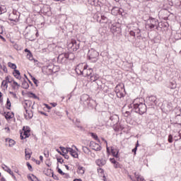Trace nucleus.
<instances>
[{
	"label": "nucleus",
	"instance_id": "1",
	"mask_svg": "<svg viewBox=\"0 0 181 181\" xmlns=\"http://www.w3.org/2000/svg\"><path fill=\"white\" fill-rule=\"evenodd\" d=\"M131 111H134L140 115H144L146 112V105L144 103V99H136L129 105Z\"/></svg>",
	"mask_w": 181,
	"mask_h": 181
},
{
	"label": "nucleus",
	"instance_id": "2",
	"mask_svg": "<svg viewBox=\"0 0 181 181\" xmlns=\"http://www.w3.org/2000/svg\"><path fill=\"white\" fill-rule=\"evenodd\" d=\"M81 103L88 108H94V105H95V100L91 99L90 95L87 94H83L81 96Z\"/></svg>",
	"mask_w": 181,
	"mask_h": 181
},
{
	"label": "nucleus",
	"instance_id": "3",
	"mask_svg": "<svg viewBox=\"0 0 181 181\" xmlns=\"http://www.w3.org/2000/svg\"><path fill=\"white\" fill-rule=\"evenodd\" d=\"M83 77H88L90 81H97L100 78V76L95 73L91 68H86L83 74Z\"/></svg>",
	"mask_w": 181,
	"mask_h": 181
},
{
	"label": "nucleus",
	"instance_id": "4",
	"mask_svg": "<svg viewBox=\"0 0 181 181\" xmlns=\"http://www.w3.org/2000/svg\"><path fill=\"white\" fill-rule=\"evenodd\" d=\"M158 25H159V21L156 18H149L147 20L146 23V29L150 32H152L155 28H158Z\"/></svg>",
	"mask_w": 181,
	"mask_h": 181
},
{
	"label": "nucleus",
	"instance_id": "5",
	"mask_svg": "<svg viewBox=\"0 0 181 181\" xmlns=\"http://www.w3.org/2000/svg\"><path fill=\"white\" fill-rule=\"evenodd\" d=\"M116 95L118 98H122L125 95V88L123 83H119L115 88Z\"/></svg>",
	"mask_w": 181,
	"mask_h": 181
},
{
	"label": "nucleus",
	"instance_id": "6",
	"mask_svg": "<svg viewBox=\"0 0 181 181\" xmlns=\"http://www.w3.org/2000/svg\"><path fill=\"white\" fill-rule=\"evenodd\" d=\"M98 52L95 51L94 49H89L88 52V59L90 60L93 63H96L98 60Z\"/></svg>",
	"mask_w": 181,
	"mask_h": 181
},
{
	"label": "nucleus",
	"instance_id": "7",
	"mask_svg": "<svg viewBox=\"0 0 181 181\" xmlns=\"http://www.w3.org/2000/svg\"><path fill=\"white\" fill-rule=\"evenodd\" d=\"M94 19H96L97 22H99V23H105V25H111L112 21L110 19H108L107 16L101 15L100 17L98 16V14H95L93 16Z\"/></svg>",
	"mask_w": 181,
	"mask_h": 181
},
{
	"label": "nucleus",
	"instance_id": "8",
	"mask_svg": "<svg viewBox=\"0 0 181 181\" xmlns=\"http://www.w3.org/2000/svg\"><path fill=\"white\" fill-rule=\"evenodd\" d=\"M119 121V117L117 115H110L107 120V125L108 127H115Z\"/></svg>",
	"mask_w": 181,
	"mask_h": 181
},
{
	"label": "nucleus",
	"instance_id": "9",
	"mask_svg": "<svg viewBox=\"0 0 181 181\" xmlns=\"http://www.w3.org/2000/svg\"><path fill=\"white\" fill-rule=\"evenodd\" d=\"M88 65H87V64H79L78 65H77L75 70L77 74H80L83 76V74H84V71H86V69H88Z\"/></svg>",
	"mask_w": 181,
	"mask_h": 181
},
{
	"label": "nucleus",
	"instance_id": "10",
	"mask_svg": "<svg viewBox=\"0 0 181 181\" xmlns=\"http://www.w3.org/2000/svg\"><path fill=\"white\" fill-rule=\"evenodd\" d=\"M19 12L13 11L8 16V20L11 22H19Z\"/></svg>",
	"mask_w": 181,
	"mask_h": 181
},
{
	"label": "nucleus",
	"instance_id": "11",
	"mask_svg": "<svg viewBox=\"0 0 181 181\" xmlns=\"http://www.w3.org/2000/svg\"><path fill=\"white\" fill-rule=\"evenodd\" d=\"M21 139H26L30 136V128L28 127H23V132L21 133Z\"/></svg>",
	"mask_w": 181,
	"mask_h": 181
},
{
	"label": "nucleus",
	"instance_id": "12",
	"mask_svg": "<svg viewBox=\"0 0 181 181\" xmlns=\"http://www.w3.org/2000/svg\"><path fill=\"white\" fill-rule=\"evenodd\" d=\"M41 12L45 16H52V11L50 10V6L49 5L43 6V7L41 8Z\"/></svg>",
	"mask_w": 181,
	"mask_h": 181
},
{
	"label": "nucleus",
	"instance_id": "13",
	"mask_svg": "<svg viewBox=\"0 0 181 181\" xmlns=\"http://www.w3.org/2000/svg\"><path fill=\"white\" fill-rule=\"evenodd\" d=\"M67 59H69V53L60 54L58 56V61L62 64L66 63V62H67Z\"/></svg>",
	"mask_w": 181,
	"mask_h": 181
},
{
	"label": "nucleus",
	"instance_id": "14",
	"mask_svg": "<svg viewBox=\"0 0 181 181\" xmlns=\"http://www.w3.org/2000/svg\"><path fill=\"white\" fill-rule=\"evenodd\" d=\"M90 146L91 149H93V151H101V146H100V144L94 141H90Z\"/></svg>",
	"mask_w": 181,
	"mask_h": 181
},
{
	"label": "nucleus",
	"instance_id": "15",
	"mask_svg": "<svg viewBox=\"0 0 181 181\" xmlns=\"http://www.w3.org/2000/svg\"><path fill=\"white\" fill-rule=\"evenodd\" d=\"M24 108L25 110V112L24 113V117L25 119H30L33 117V112H32L30 110H28L26 106L24 105Z\"/></svg>",
	"mask_w": 181,
	"mask_h": 181
},
{
	"label": "nucleus",
	"instance_id": "16",
	"mask_svg": "<svg viewBox=\"0 0 181 181\" xmlns=\"http://www.w3.org/2000/svg\"><path fill=\"white\" fill-rule=\"evenodd\" d=\"M4 115L6 118V119H12L13 117H15V115L12 112H5L4 113Z\"/></svg>",
	"mask_w": 181,
	"mask_h": 181
},
{
	"label": "nucleus",
	"instance_id": "17",
	"mask_svg": "<svg viewBox=\"0 0 181 181\" xmlns=\"http://www.w3.org/2000/svg\"><path fill=\"white\" fill-rule=\"evenodd\" d=\"M111 153L114 158H119L118 153H119V150L114 147H111Z\"/></svg>",
	"mask_w": 181,
	"mask_h": 181
},
{
	"label": "nucleus",
	"instance_id": "18",
	"mask_svg": "<svg viewBox=\"0 0 181 181\" xmlns=\"http://www.w3.org/2000/svg\"><path fill=\"white\" fill-rule=\"evenodd\" d=\"M25 159L26 160L30 159V156H32V151L29 148L25 149Z\"/></svg>",
	"mask_w": 181,
	"mask_h": 181
},
{
	"label": "nucleus",
	"instance_id": "19",
	"mask_svg": "<svg viewBox=\"0 0 181 181\" xmlns=\"http://www.w3.org/2000/svg\"><path fill=\"white\" fill-rule=\"evenodd\" d=\"M96 165H98V166H104V165H105V163H107V161L104 159H98L96 161Z\"/></svg>",
	"mask_w": 181,
	"mask_h": 181
},
{
	"label": "nucleus",
	"instance_id": "20",
	"mask_svg": "<svg viewBox=\"0 0 181 181\" xmlns=\"http://www.w3.org/2000/svg\"><path fill=\"white\" fill-rule=\"evenodd\" d=\"M13 75L14 77H16L18 80H21V72L18 69H14L13 72Z\"/></svg>",
	"mask_w": 181,
	"mask_h": 181
},
{
	"label": "nucleus",
	"instance_id": "21",
	"mask_svg": "<svg viewBox=\"0 0 181 181\" xmlns=\"http://www.w3.org/2000/svg\"><path fill=\"white\" fill-rule=\"evenodd\" d=\"M70 147H67V148H64L63 146H60L59 149H61L62 152V155H65L67 154L70 152Z\"/></svg>",
	"mask_w": 181,
	"mask_h": 181
},
{
	"label": "nucleus",
	"instance_id": "22",
	"mask_svg": "<svg viewBox=\"0 0 181 181\" xmlns=\"http://www.w3.org/2000/svg\"><path fill=\"white\" fill-rule=\"evenodd\" d=\"M19 87H21V85L18 83V82L13 81L12 88L14 90V91H18L19 90Z\"/></svg>",
	"mask_w": 181,
	"mask_h": 181
},
{
	"label": "nucleus",
	"instance_id": "23",
	"mask_svg": "<svg viewBox=\"0 0 181 181\" xmlns=\"http://www.w3.org/2000/svg\"><path fill=\"white\" fill-rule=\"evenodd\" d=\"M69 153L71 156H72L73 158H78V153H77V151L73 150V148H69Z\"/></svg>",
	"mask_w": 181,
	"mask_h": 181
},
{
	"label": "nucleus",
	"instance_id": "24",
	"mask_svg": "<svg viewBox=\"0 0 181 181\" xmlns=\"http://www.w3.org/2000/svg\"><path fill=\"white\" fill-rule=\"evenodd\" d=\"M4 170H5L6 172H7L8 173H9V175L13 176V172H12V170H11V168H9L8 166H6V165H4L2 166Z\"/></svg>",
	"mask_w": 181,
	"mask_h": 181
},
{
	"label": "nucleus",
	"instance_id": "25",
	"mask_svg": "<svg viewBox=\"0 0 181 181\" xmlns=\"http://www.w3.org/2000/svg\"><path fill=\"white\" fill-rule=\"evenodd\" d=\"M168 88H170L171 90H175V88H176V87H177L176 82H175V81L170 82L168 84Z\"/></svg>",
	"mask_w": 181,
	"mask_h": 181
},
{
	"label": "nucleus",
	"instance_id": "26",
	"mask_svg": "<svg viewBox=\"0 0 181 181\" xmlns=\"http://www.w3.org/2000/svg\"><path fill=\"white\" fill-rule=\"evenodd\" d=\"M82 151L83 153H86V155L90 156V153H91V151H90V148H88L87 146H82Z\"/></svg>",
	"mask_w": 181,
	"mask_h": 181
},
{
	"label": "nucleus",
	"instance_id": "27",
	"mask_svg": "<svg viewBox=\"0 0 181 181\" xmlns=\"http://www.w3.org/2000/svg\"><path fill=\"white\" fill-rule=\"evenodd\" d=\"M148 101H150L151 104H156V96L151 95L148 97Z\"/></svg>",
	"mask_w": 181,
	"mask_h": 181
},
{
	"label": "nucleus",
	"instance_id": "28",
	"mask_svg": "<svg viewBox=\"0 0 181 181\" xmlns=\"http://www.w3.org/2000/svg\"><path fill=\"white\" fill-rule=\"evenodd\" d=\"M88 4L90 5L94 6H98V0H88Z\"/></svg>",
	"mask_w": 181,
	"mask_h": 181
},
{
	"label": "nucleus",
	"instance_id": "29",
	"mask_svg": "<svg viewBox=\"0 0 181 181\" xmlns=\"http://www.w3.org/2000/svg\"><path fill=\"white\" fill-rule=\"evenodd\" d=\"M21 87L25 88V90H28L29 88V83L26 81H23Z\"/></svg>",
	"mask_w": 181,
	"mask_h": 181
},
{
	"label": "nucleus",
	"instance_id": "30",
	"mask_svg": "<svg viewBox=\"0 0 181 181\" xmlns=\"http://www.w3.org/2000/svg\"><path fill=\"white\" fill-rule=\"evenodd\" d=\"M84 172H85L84 167L79 165L78 167V173H79V175H84Z\"/></svg>",
	"mask_w": 181,
	"mask_h": 181
},
{
	"label": "nucleus",
	"instance_id": "31",
	"mask_svg": "<svg viewBox=\"0 0 181 181\" xmlns=\"http://www.w3.org/2000/svg\"><path fill=\"white\" fill-rule=\"evenodd\" d=\"M35 34L36 37L39 36V33L37 32V30L36 28H32L31 29V35L32 36H34Z\"/></svg>",
	"mask_w": 181,
	"mask_h": 181
},
{
	"label": "nucleus",
	"instance_id": "32",
	"mask_svg": "<svg viewBox=\"0 0 181 181\" xmlns=\"http://www.w3.org/2000/svg\"><path fill=\"white\" fill-rule=\"evenodd\" d=\"M135 177L137 181H145V179H144V177L135 173Z\"/></svg>",
	"mask_w": 181,
	"mask_h": 181
},
{
	"label": "nucleus",
	"instance_id": "33",
	"mask_svg": "<svg viewBox=\"0 0 181 181\" xmlns=\"http://www.w3.org/2000/svg\"><path fill=\"white\" fill-rule=\"evenodd\" d=\"M8 67H10V69H12L13 70H16V64L12 63V62H8Z\"/></svg>",
	"mask_w": 181,
	"mask_h": 181
},
{
	"label": "nucleus",
	"instance_id": "34",
	"mask_svg": "<svg viewBox=\"0 0 181 181\" xmlns=\"http://www.w3.org/2000/svg\"><path fill=\"white\" fill-rule=\"evenodd\" d=\"M1 87L4 88V90H6L8 88V82L6 81H3L1 83Z\"/></svg>",
	"mask_w": 181,
	"mask_h": 181
},
{
	"label": "nucleus",
	"instance_id": "35",
	"mask_svg": "<svg viewBox=\"0 0 181 181\" xmlns=\"http://www.w3.org/2000/svg\"><path fill=\"white\" fill-rule=\"evenodd\" d=\"M117 26H115L114 25H112L110 26V30H111L112 33H115V32H117Z\"/></svg>",
	"mask_w": 181,
	"mask_h": 181
},
{
	"label": "nucleus",
	"instance_id": "36",
	"mask_svg": "<svg viewBox=\"0 0 181 181\" xmlns=\"http://www.w3.org/2000/svg\"><path fill=\"white\" fill-rule=\"evenodd\" d=\"M134 32H135V35H136L137 37L139 39H140V37H141V30L138 28V29L135 30Z\"/></svg>",
	"mask_w": 181,
	"mask_h": 181
},
{
	"label": "nucleus",
	"instance_id": "37",
	"mask_svg": "<svg viewBox=\"0 0 181 181\" xmlns=\"http://www.w3.org/2000/svg\"><path fill=\"white\" fill-rule=\"evenodd\" d=\"M0 12L1 13H5L6 12V7L5 6H0Z\"/></svg>",
	"mask_w": 181,
	"mask_h": 181
},
{
	"label": "nucleus",
	"instance_id": "38",
	"mask_svg": "<svg viewBox=\"0 0 181 181\" xmlns=\"http://www.w3.org/2000/svg\"><path fill=\"white\" fill-rule=\"evenodd\" d=\"M13 145H15V141L13 139H8V146H10L11 148H12V146H13Z\"/></svg>",
	"mask_w": 181,
	"mask_h": 181
},
{
	"label": "nucleus",
	"instance_id": "39",
	"mask_svg": "<svg viewBox=\"0 0 181 181\" xmlns=\"http://www.w3.org/2000/svg\"><path fill=\"white\" fill-rule=\"evenodd\" d=\"M90 135L93 139H95V141H98V142H100V139H98V136H97V134L91 133Z\"/></svg>",
	"mask_w": 181,
	"mask_h": 181
},
{
	"label": "nucleus",
	"instance_id": "40",
	"mask_svg": "<svg viewBox=\"0 0 181 181\" xmlns=\"http://www.w3.org/2000/svg\"><path fill=\"white\" fill-rule=\"evenodd\" d=\"M178 1L176 2L175 6L177 9H181V0H177Z\"/></svg>",
	"mask_w": 181,
	"mask_h": 181
},
{
	"label": "nucleus",
	"instance_id": "41",
	"mask_svg": "<svg viewBox=\"0 0 181 181\" xmlns=\"http://www.w3.org/2000/svg\"><path fill=\"white\" fill-rule=\"evenodd\" d=\"M7 83H12V81H13V78H12V77L11 76H6V80H5Z\"/></svg>",
	"mask_w": 181,
	"mask_h": 181
},
{
	"label": "nucleus",
	"instance_id": "42",
	"mask_svg": "<svg viewBox=\"0 0 181 181\" xmlns=\"http://www.w3.org/2000/svg\"><path fill=\"white\" fill-rule=\"evenodd\" d=\"M6 107L8 110L11 109V100H9V98L7 99Z\"/></svg>",
	"mask_w": 181,
	"mask_h": 181
},
{
	"label": "nucleus",
	"instance_id": "43",
	"mask_svg": "<svg viewBox=\"0 0 181 181\" xmlns=\"http://www.w3.org/2000/svg\"><path fill=\"white\" fill-rule=\"evenodd\" d=\"M31 78L34 83V84H35L36 86H37V83H39V81H37V79H36V78H35L34 76H33L32 75H30Z\"/></svg>",
	"mask_w": 181,
	"mask_h": 181
},
{
	"label": "nucleus",
	"instance_id": "44",
	"mask_svg": "<svg viewBox=\"0 0 181 181\" xmlns=\"http://www.w3.org/2000/svg\"><path fill=\"white\" fill-rule=\"evenodd\" d=\"M27 59H29V60H33V56H32V53L29 52L27 54Z\"/></svg>",
	"mask_w": 181,
	"mask_h": 181
},
{
	"label": "nucleus",
	"instance_id": "45",
	"mask_svg": "<svg viewBox=\"0 0 181 181\" xmlns=\"http://www.w3.org/2000/svg\"><path fill=\"white\" fill-rule=\"evenodd\" d=\"M168 142L170 144H172V142H173V136H172V134H170L168 136Z\"/></svg>",
	"mask_w": 181,
	"mask_h": 181
},
{
	"label": "nucleus",
	"instance_id": "46",
	"mask_svg": "<svg viewBox=\"0 0 181 181\" xmlns=\"http://www.w3.org/2000/svg\"><path fill=\"white\" fill-rule=\"evenodd\" d=\"M44 156H45V158H49V150L45 149L44 151Z\"/></svg>",
	"mask_w": 181,
	"mask_h": 181
},
{
	"label": "nucleus",
	"instance_id": "47",
	"mask_svg": "<svg viewBox=\"0 0 181 181\" xmlns=\"http://www.w3.org/2000/svg\"><path fill=\"white\" fill-rule=\"evenodd\" d=\"M58 173H59V175H62V176L64 175H66V176H67V174L64 173L63 172V170H62V169H60V168H58Z\"/></svg>",
	"mask_w": 181,
	"mask_h": 181
},
{
	"label": "nucleus",
	"instance_id": "48",
	"mask_svg": "<svg viewBox=\"0 0 181 181\" xmlns=\"http://www.w3.org/2000/svg\"><path fill=\"white\" fill-rule=\"evenodd\" d=\"M1 68L3 69L4 73H8V69L6 68V66L4 65V66H1Z\"/></svg>",
	"mask_w": 181,
	"mask_h": 181
},
{
	"label": "nucleus",
	"instance_id": "49",
	"mask_svg": "<svg viewBox=\"0 0 181 181\" xmlns=\"http://www.w3.org/2000/svg\"><path fill=\"white\" fill-rule=\"evenodd\" d=\"M57 162L59 163H63V162H64V160H63V158H57Z\"/></svg>",
	"mask_w": 181,
	"mask_h": 181
},
{
	"label": "nucleus",
	"instance_id": "50",
	"mask_svg": "<svg viewBox=\"0 0 181 181\" xmlns=\"http://www.w3.org/2000/svg\"><path fill=\"white\" fill-rule=\"evenodd\" d=\"M9 94H11L13 97V98H18V96H16V94L12 91H10Z\"/></svg>",
	"mask_w": 181,
	"mask_h": 181
},
{
	"label": "nucleus",
	"instance_id": "51",
	"mask_svg": "<svg viewBox=\"0 0 181 181\" xmlns=\"http://www.w3.org/2000/svg\"><path fill=\"white\" fill-rule=\"evenodd\" d=\"M114 168H115V169L119 168V163L117 162L114 163Z\"/></svg>",
	"mask_w": 181,
	"mask_h": 181
},
{
	"label": "nucleus",
	"instance_id": "52",
	"mask_svg": "<svg viewBox=\"0 0 181 181\" xmlns=\"http://www.w3.org/2000/svg\"><path fill=\"white\" fill-rule=\"evenodd\" d=\"M115 11H119V9L117 7H115V8H112V12H114ZM117 13H118V12L115 13L114 15H117Z\"/></svg>",
	"mask_w": 181,
	"mask_h": 181
},
{
	"label": "nucleus",
	"instance_id": "53",
	"mask_svg": "<svg viewBox=\"0 0 181 181\" xmlns=\"http://www.w3.org/2000/svg\"><path fill=\"white\" fill-rule=\"evenodd\" d=\"M129 35H130V36H133L134 37H135V31L131 30L129 32Z\"/></svg>",
	"mask_w": 181,
	"mask_h": 181
},
{
	"label": "nucleus",
	"instance_id": "54",
	"mask_svg": "<svg viewBox=\"0 0 181 181\" xmlns=\"http://www.w3.org/2000/svg\"><path fill=\"white\" fill-rule=\"evenodd\" d=\"M110 161L111 162V163H113V165L115 163H117V160H115V158H110Z\"/></svg>",
	"mask_w": 181,
	"mask_h": 181
},
{
	"label": "nucleus",
	"instance_id": "55",
	"mask_svg": "<svg viewBox=\"0 0 181 181\" xmlns=\"http://www.w3.org/2000/svg\"><path fill=\"white\" fill-rule=\"evenodd\" d=\"M129 115H131V112L129 111H126L124 112V117H128Z\"/></svg>",
	"mask_w": 181,
	"mask_h": 181
},
{
	"label": "nucleus",
	"instance_id": "56",
	"mask_svg": "<svg viewBox=\"0 0 181 181\" xmlns=\"http://www.w3.org/2000/svg\"><path fill=\"white\" fill-rule=\"evenodd\" d=\"M32 176H33V181H39V179H37L36 176H35L34 175H32Z\"/></svg>",
	"mask_w": 181,
	"mask_h": 181
},
{
	"label": "nucleus",
	"instance_id": "57",
	"mask_svg": "<svg viewBox=\"0 0 181 181\" xmlns=\"http://www.w3.org/2000/svg\"><path fill=\"white\" fill-rule=\"evenodd\" d=\"M89 155H90V156H91V158H93V159L95 158V153H92V152L90 151V153H89Z\"/></svg>",
	"mask_w": 181,
	"mask_h": 181
},
{
	"label": "nucleus",
	"instance_id": "58",
	"mask_svg": "<svg viewBox=\"0 0 181 181\" xmlns=\"http://www.w3.org/2000/svg\"><path fill=\"white\" fill-rule=\"evenodd\" d=\"M27 166H28L29 170H32V165H30V163H27Z\"/></svg>",
	"mask_w": 181,
	"mask_h": 181
},
{
	"label": "nucleus",
	"instance_id": "59",
	"mask_svg": "<svg viewBox=\"0 0 181 181\" xmlns=\"http://www.w3.org/2000/svg\"><path fill=\"white\" fill-rule=\"evenodd\" d=\"M27 177H28V180H31V181L33 180V176H32V175H28Z\"/></svg>",
	"mask_w": 181,
	"mask_h": 181
},
{
	"label": "nucleus",
	"instance_id": "60",
	"mask_svg": "<svg viewBox=\"0 0 181 181\" xmlns=\"http://www.w3.org/2000/svg\"><path fill=\"white\" fill-rule=\"evenodd\" d=\"M4 33V27L0 25V35H2Z\"/></svg>",
	"mask_w": 181,
	"mask_h": 181
},
{
	"label": "nucleus",
	"instance_id": "61",
	"mask_svg": "<svg viewBox=\"0 0 181 181\" xmlns=\"http://www.w3.org/2000/svg\"><path fill=\"white\" fill-rule=\"evenodd\" d=\"M30 95H32L33 98H35V99L37 98V96L35 93H31Z\"/></svg>",
	"mask_w": 181,
	"mask_h": 181
},
{
	"label": "nucleus",
	"instance_id": "62",
	"mask_svg": "<svg viewBox=\"0 0 181 181\" xmlns=\"http://www.w3.org/2000/svg\"><path fill=\"white\" fill-rule=\"evenodd\" d=\"M138 150V148L136 147H135L134 148L132 149V152L134 153V155H136V151Z\"/></svg>",
	"mask_w": 181,
	"mask_h": 181
},
{
	"label": "nucleus",
	"instance_id": "63",
	"mask_svg": "<svg viewBox=\"0 0 181 181\" xmlns=\"http://www.w3.org/2000/svg\"><path fill=\"white\" fill-rule=\"evenodd\" d=\"M62 156H64V158L65 159H69V155H67V154H62Z\"/></svg>",
	"mask_w": 181,
	"mask_h": 181
},
{
	"label": "nucleus",
	"instance_id": "64",
	"mask_svg": "<svg viewBox=\"0 0 181 181\" xmlns=\"http://www.w3.org/2000/svg\"><path fill=\"white\" fill-rule=\"evenodd\" d=\"M52 107H57V103H50Z\"/></svg>",
	"mask_w": 181,
	"mask_h": 181
}]
</instances>
